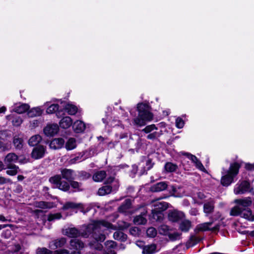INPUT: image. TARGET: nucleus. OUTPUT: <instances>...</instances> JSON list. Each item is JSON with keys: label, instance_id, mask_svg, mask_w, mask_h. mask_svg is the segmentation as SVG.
<instances>
[{"label": "nucleus", "instance_id": "3", "mask_svg": "<svg viewBox=\"0 0 254 254\" xmlns=\"http://www.w3.org/2000/svg\"><path fill=\"white\" fill-rule=\"evenodd\" d=\"M138 116L133 120L135 125L141 127L144 126L147 122L151 121L153 115L150 112V108L148 103H139L137 105Z\"/></svg>", "mask_w": 254, "mask_h": 254}, {"label": "nucleus", "instance_id": "25", "mask_svg": "<svg viewBox=\"0 0 254 254\" xmlns=\"http://www.w3.org/2000/svg\"><path fill=\"white\" fill-rule=\"evenodd\" d=\"M214 201L212 200L205 202L203 205V211L206 214H208L212 213L214 210Z\"/></svg>", "mask_w": 254, "mask_h": 254}, {"label": "nucleus", "instance_id": "21", "mask_svg": "<svg viewBox=\"0 0 254 254\" xmlns=\"http://www.w3.org/2000/svg\"><path fill=\"white\" fill-rule=\"evenodd\" d=\"M159 250H157V246L155 244H151L145 246L142 250V254H154Z\"/></svg>", "mask_w": 254, "mask_h": 254}, {"label": "nucleus", "instance_id": "23", "mask_svg": "<svg viewBox=\"0 0 254 254\" xmlns=\"http://www.w3.org/2000/svg\"><path fill=\"white\" fill-rule=\"evenodd\" d=\"M167 187V184L165 182H162L153 185L150 189L152 191L158 192L165 190Z\"/></svg>", "mask_w": 254, "mask_h": 254}, {"label": "nucleus", "instance_id": "16", "mask_svg": "<svg viewBox=\"0 0 254 254\" xmlns=\"http://www.w3.org/2000/svg\"><path fill=\"white\" fill-rule=\"evenodd\" d=\"M64 143V140L62 138H55L50 143V148L53 149L61 148Z\"/></svg>", "mask_w": 254, "mask_h": 254}, {"label": "nucleus", "instance_id": "60", "mask_svg": "<svg viewBox=\"0 0 254 254\" xmlns=\"http://www.w3.org/2000/svg\"><path fill=\"white\" fill-rule=\"evenodd\" d=\"M136 245L140 248H142V249H143V247L145 246L144 243L141 241H136Z\"/></svg>", "mask_w": 254, "mask_h": 254}, {"label": "nucleus", "instance_id": "53", "mask_svg": "<svg viewBox=\"0 0 254 254\" xmlns=\"http://www.w3.org/2000/svg\"><path fill=\"white\" fill-rule=\"evenodd\" d=\"M160 135V133L154 131L152 133H149L147 136V138L149 139H154Z\"/></svg>", "mask_w": 254, "mask_h": 254}, {"label": "nucleus", "instance_id": "32", "mask_svg": "<svg viewBox=\"0 0 254 254\" xmlns=\"http://www.w3.org/2000/svg\"><path fill=\"white\" fill-rule=\"evenodd\" d=\"M106 175L104 171H98L94 174L93 179L95 182H101L105 178Z\"/></svg>", "mask_w": 254, "mask_h": 254}, {"label": "nucleus", "instance_id": "48", "mask_svg": "<svg viewBox=\"0 0 254 254\" xmlns=\"http://www.w3.org/2000/svg\"><path fill=\"white\" fill-rule=\"evenodd\" d=\"M156 129H157V127L155 125H151L146 126L144 129H143L142 131H144L146 133H148Z\"/></svg>", "mask_w": 254, "mask_h": 254}, {"label": "nucleus", "instance_id": "46", "mask_svg": "<svg viewBox=\"0 0 254 254\" xmlns=\"http://www.w3.org/2000/svg\"><path fill=\"white\" fill-rule=\"evenodd\" d=\"M181 234L178 232H174L173 233H169L168 236L171 241H174L179 239L180 237Z\"/></svg>", "mask_w": 254, "mask_h": 254}, {"label": "nucleus", "instance_id": "6", "mask_svg": "<svg viewBox=\"0 0 254 254\" xmlns=\"http://www.w3.org/2000/svg\"><path fill=\"white\" fill-rule=\"evenodd\" d=\"M61 178L59 175H56L53 177H51L49 179V181L51 183L56 185V187L59 189L66 191L69 188V185L68 183L65 181H61Z\"/></svg>", "mask_w": 254, "mask_h": 254}, {"label": "nucleus", "instance_id": "30", "mask_svg": "<svg viewBox=\"0 0 254 254\" xmlns=\"http://www.w3.org/2000/svg\"><path fill=\"white\" fill-rule=\"evenodd\" d=\"M7 168V171L6 173L9 176H15L16 175L19 169L17 166L14 165H6Z\"/></svg>", "mask_w": 254, "mask_h": 254}, {"label": "nucleus", "instance_id": "9", "mask_svg": "<svg viewBox=\"0 0 254 254\" xmlns=\"http://www.w3.org/2000/svg\"><path fill=\"white\" fill-rule=\"evenodd\" d=\"M70 208H79L81 212H83V213H85L90 210L89 207H87L86 208V210H85V206L82 204L76 203L73 202H67L64 205L62 208L63 210H66Z\"/></svg>", "mask_w": 254, "mask_h": 254}, {"label": "nucleus", "instance_id": "39", "mask_svg": "<svg viewBox=\"0 0 254 254\" xmlns=\"http://www.w3.org/2000/svg\"><path fill=\"white\" fill-rule=\"evenodd\" d=\"M159 233L163 235H168L169 233V228L166 225H162L158 228Z\"/></svg>", "mask_w": 254, "mask_h": 254}, {"label": "nucleus", "instance_id": "8", "mask_svg": "<svg viewBox=\"0 0 254 254\" xmlns=\"http://www.w3.org/2000/svg\"><path fill=\"white\" fill-rule=\"evenodd\" d=\"M212 222H205L197 225L195 229V231L197 232H204L206 231H215L218 230L219 226L217 225L215 227L211 228Z\"/></svg>", "mask_w": 254, "mask_h": 254}, {"label": "nucleus", "instance_id": "63", "mask_svg": "<svg viewBox=\"0 0 254 254\" xmlns=\"http://www.w3.org/2000/svg\"><path fill=\"white\" fill-rule=\"evenodd\" d=\"M190 214L192 215H196L198 214V210L195 208H192L190 210Z\"/></svg>", "mask_w": 254, "mask_h": 254}, {"label": "nucleus", "instance_id": "54", "mask_svg": "<svg viewBox=\"0 0 254 254\" xmlns=\"http://www.w3.org/2000/svg\"><path fill=\"white\" fill-rule=\"evenodd\" d=\"M196 167L199 169L200 170L202 171H203L204 172L205 171V169L204 167V166H203V165L202 164V163L200 162V161H199L198 160L194 163Z\"/></svg>", "mask_w": 254, "mask_h": 254}, {"label": "nucleus", "instance_id": "37", "mask_svg": "<svg viewBox=\"0 0 254 254\" xmlns=\"http://www.w3.org/2000/svg\"><path fill=\"white\" fill-rule=\"evenodd\" d=\"M131 202L130 200H126L125 203L119 208V211L121 212L127 213L128 209L130 208Z\"/></svg>", "mask_w": 254, "mask_h": 254}, {"label": "nucleus", "instance_id": "41", "mask_svg": "<svg viewBox=\"0 0 254 254\" xmlns=\"http://www.w3.org/2000/svg\"><path fill=\"white\" fill-rule=\"evenodd\" d=\"M157 233V231L154 227H150L146 230L147 236L150 238L155 237Z\"/></svg>", "mask_w": 254, "mask_h": 254}, {"label": "nucleus", "instance_id": "4", "mask_svg": "<svg viewBox=\"0 0 254 254\" xmlns=\"http://www.w3.org/2000/svg\"><path fill=\"white\" fill-rule=\"evenodd\" d=\"M241 166V164L239 162L232 163L228 170H224L222 172L221 183L223 186H228L233 182L234 178L239 173Z\"/></svg>", "mask_w": 254, "mask_h": 254}, {"label": "nucleus", "instance_id": "17", "mask_svg": "<svg viewBox=\"0 0 254 254\" xmlns=\"http://www.w3.org/2000/svg\"><path fill=\"white\" fill-rule=\"evenodd\" d=\"M115 186L116 187L113 189V187L110 186H105L101 188L98 190V193L99 195H105L106 194L110 193L113 190H115L119 187L118 183H115Z\"/></svg>", "mask_w": 254, "mask_h": 254}, {"label": "nucleus", "instance_id": "56", "mask_svg": "<svg viewBox=\"0 0 254 254\" xmlns=\"http://www.w3.org/2000/svg\"><path fill=\"white\" fill-rule=\"evenodd\" d=\"M39 122L37 120H33L30 122V127L32 128H35L38 126Z\"/></svg>", "mask_w": 254, "mask_h": 254}, {"label": "nucleus", "instance_id": "43", "mask_svg": "<svg viewBox=\"0 0 254 254\" xmlns=\"http://www.w3.org/2000/svg\"><path fill=\"white\" fill-rule=\"evenodd\" d=\"M152 217L156 221H160L163 219V215L160 212L152 210Z\"/></svg>", "mask_w": 254, "mask_h": 254}, {"label": "nucleus", "instance_id": "62", "mask_svg": "<svg viewBox=\"0 0 254 254\" xmlns=\"http://www.w3.org/2000/svg\"><path fill=\"white\" fill-rule=\"evenodd\" d=\"M197 197L200 199H203L204 198L206 197V196L204 194V193L202 192H198L197 193Z\"/></svg>", "mask_w": 254, "mask_h": 254}, {"label": "nucleus", "instance_id": "14", "mask_svg": "<svg viewBox=\"0 0 254 254\" xmlns=\"http://www.w3.org/2000/svg\"><path fill=\"white\" fill-rule=\"evenodd\" d=\"M152 205L154 208L152 210H154L161 212L167 209L169 207V204L164 201H160L159 200H155L153 202Z\"/></svg>", "mask_w": 254, "mask_h": 254}, {"label": "nucleus", "instance_id": "55", "mask_svg": "<svg viewBox=\"0 0 254 254\" xmlns=\"http://www.w3.org/2000/svg\"><path fill=\"white\" fill-rule=\"evenodd\" d=\"M185 155H186L187 158L190 160L194 164L198 160L196 157L193 155L188 153H185Z\"/></svg>", "mask_w": 254, "mask_h": 254}, {"label": "nucleus", "instance_id": "29", "mask_svg": "<svg viewBox=\"0 0 254 254\" xmlns=\"http://www.w3.org/2000/svg\"><path fill=\"white\" fill-rule=\"evenodd\" d=\"M64 109L68 114L70 115H74L78 111V108L74 105L67 104L64 107Z\"/></svg>", "mask_w": 254, "mask_h": 254}, {"label": "nucleus", "instance_id": "10", "mask_svg": "<svg viewBox=\"0 0 254 254\" xmlns=\"http://www.w3.org/2000/svg\"><path fill=\"white\" fill-rule=\"evenodd\" d=\"M46 151V148L43 145H38L33 148L31 157L34 159H39L44 157Z\"/></svg>", "mask_w": 254, "mask_h": 254}, {"label": "nucleus", "instance_id": "44", "mask_svg": "<svg viewBox=\"0 0 254 254\" xmlns=\"http://www.w3.org/2000/svg\"><path fill=\"white\" fill-rule=\"evenodd\" d=\"M176 127L178 128H182L185 125V122L180 117H178L175 121Z\"/></svg>", "mask_w": 254, "mask_h": 254}, {"label": "nucleus", "instance_id": "7", "mask_svg": "<svg viewBox=\"0 0 254 254\" xmlns=\"http://www.w3.org/2000/svg\"><path fill=\"white\" fill-rule=\"evenodd\" d=\"M251 190L249 182L244 181L236 185L234 192L236 194H243Z\"/></svg>", "mask_w": 254, "mask_h": 254}, {"label": "nucleus", "instance_id": "15", "mask_svg": "<svg viewBox=\"0 0 254 254\" xmlns=\"http://www.w3.org/2000/svg\"><path fill=\"white\" fill-rule=\"evenodd\" d=\"M18 159V156L14 153L7 154L4 159V163L6 165H14L13 163H16Z\"/></svg>", "mask_w": 254, "mask_h": 254}, {"label": "nucleus", "instance_id": "59", "mask_svg": "<svg viewBox=\"0 0 254 254\" xmlns=\"http://www.w3.org/2000/svg\"><path fill=\"white\" fill-rule=\"evenodd\" d=\"M18 162L20 163V164H25L26 163H27L28 162V159H27L25 157H20V158L19 159L18 158Z\"/></svg>", "mask_w": 254, "mask_h": 254}, {"label": "nucleus", "instance_id": "5", "mask_svg": "<svg viewBox=\"0 0 254 254\" xmlns=\"http://www.w3.org/2000/svg\"><path fill=\"white\" fill-rule=\"evenodd\" d=\"M70 246L71 249H75L77 251L69 253L66 249H60L54 251V254H81L79 250L84 247V244L79 240L75 239L70 241Z\"/></svg>", "mask_w": 254, "mask_h": 254}, {"label": "nucleus", "instance_id": "61", "mask_svg": "<svg viewBox=\"0 0 254 254\" xmlns=\"http://www.w3.org/2000/svg\"><path fill=\"white\" fill-rule=\"evenodd\" d=\"M70 185L74 189H78L79 187V184L77 182H72Z\"/></svg>", "mask_w": 254, "mask_h": 254}, {"label": "nucleus", "instance_id": "28", "mask_svg": "<svg viewBox=\"0 0 254 254\" xmlns=\"http://www.w3.org/2000/svg\"><path fill=\"white\" fill-rule=\"evenodd\" d=\"M42 139V137L39 134H36L31 136L29 140L28 144L30 146H34L39 143Z\"/></svg>", "mask_w": 254, "mask_h": 254}, {"label": "nucleus", "instance_id": "52", "mask_svg": "<svg viewBox=\"0 0 254 254\" xmlns=\"http://www.w3.org/2000/svg\"><path fill=\"white\" fill-rule=\"evenodd\" d=\"M129 226V224L125 221H121L118 223V228L120 229H125L127 228Z\"/></svg>", "mask_w": 254, "mask_h": 254}, {"label": "nucleus", "instance_id": "51", "mask_svg": "<svg viewBox=\"0 0 254 254\" xmlns=\"http://www.w3.org/2000/svg\"><path fill=\"white\" fill-rule=\"evenodd\" d=\"M245 167L246 169L249 171L250 173H252L253 174L254 173V163L251 164V163H245Z\"/></svg>", "mask_w": 254, "mask_h": 254}, {"label": "nucleus", "instance_id": "47", "mask_svg": "<svg viewBox=\"0 0 254 254\" xmlns=\"http://www.w3.org/2000/svg\"><path fill=\"white\" fill-rule=\"evenodd\" d=\"M61 218H62V215L60 213L51 214L48 216V220L49 221H51L56 219H59Z\"/></svg>", "mask_w": 254, "mask_h": 254}, {"label": "nucleus", "instance_id": "2", "mask_svg": "<svg viewBox=\"0 0 254 254\" xmlns=\"http://www.w3.org/2000/svg\"><path fill=\"white\" fill-rule=\"evenodd\" d=\"M236 205L233 207L230 212L231 216H240L248 221H254V215L249 208L252 204L251 197H247L243 199H237L234 200Z\"/></svg>", "mask_w": 254, "mask_h": 254}, {"label": "nucleus", "instance_id": "40", "mask_svg": "<svg viewBox=\"0 0 254 254\" xmlns=\"http://www.w3.org/2000/svg\"><path fill=\"white\" fill-rule=\"evenodd\" d=\"M54 254V252L46 248H39L36 250V254Z\"/></svg>", "mask_w": 254, "mask_h": 254}, {"label": "nucleus", "instance_id": "57", "mask_svg": "<svg viewBox=\"0 0 254 254\" xmlns=\"http://www.w3.org/2000/svg\"><path fill=\"white\" fill-rule=\"evenodd\" d=\"M10 182V179H6L3 177L0 176V185L4 184Z\"/></svg>", "mask_w": 254, "mask_h": 254}, {"label": "nucleus", "instance_id": "12", "mask_svg": "<svg viewBox=\"0 0 254 254\" xmlns=\"http://www.w3.org/2000/svg\"><path fill=\"white\" fill-rule=\"evenodd\" d=\"M184 217L185 214L183 212L176 210L170 211L168 214L169 220L173 222H177L182 220Z\"/></svg>", "mask_w": 254, "mask_h": 254}, {"label": "nucleus", "instance_id": "33", "mask_svg": "<svg viewBox=\"0 0 254 254\" xmlns=\"http://www.w3.org/2000/svg\"><path fill=\"white\" fill-rule=\"evenodd\" d=\"M191 227V223L188 220L182 221L180 224V229L184 232H187Z\"/></svg>", "mask_w": 254, "mask_h": 254}, {"label": "nucleus", "instance_id": "26", "mask_svg": "<svg viewBox=\"0 0 254 254\" xmlns=\"http://www.w3.org/2000/svg\"><path fill=\"white\" fill-rule=\"evenodd\" d=\"M146 213V211L142 213V214L136 216L133 219V222L136 225H144L146 223L147 219L144 216Z\"/></svg>", "mask_w": 254, "mask_h": 254}, {"label": "nucleus", "instance_id": "18", "mask_svg": "<svg viewBox=\"0 0 254 254\" xmlns=\"http://www.w3.org/2000/svg\"><path fill=\"white\" fill-rule=\"evenodd\" d=\"M30 106L25 103H19L14 105L12 110L18 114H23L29 110Z\"/></svg>", "mask_w": 254, "mask_h": 254}, {"label": "nucleus", "instance_id": "64", "mask_svg": "<svg viewBox=\"0 0 254 254\" xmlns=\"http://www.w3.org/2000/svg\"><path fill=\"white\" fill-rule=\"evenodd\" d=\"M6 110V108L4 106H2L1 108H0V113H4L5 112Z\"/></svg>", "mask_w": 254, "mask_h": 254}, {"label": "nucleus", "instance_id": "1", "mask_svg": "<svg viewBox=\"0 0 254 254\" xmlns=\"http://www.w3.org/2000/svg\"><path fill=\"white\" fill-rule=\"evenodd\" d=\"M116 227L110 223L104 220L93 221L88 225L82 227L83 232L80 233L75 228H67L63 230V234L68 237L75 238L80 235L83 237H88L92 233L93 237L96 241L91 245L96 250H101L103 247L100 243L105 239V232L108 229L115 230Z\"/></svg>", "mask_w": 254, "mask_h": 254}, {"label": "nucleus", "instance_id": "34", "mask_svg": "<svg viewBox=\"0 0 254 254\" xmlns=\"http://www.w3.org/2000/svg\"><path fill=\"white\" fill-rule=\"evenodd\" d=\"M61 172L63 178L68 181H70L73 179L72 170L65 169H63Z\"/></svg>", "mask_w": 254, "mask_h": 254}, {"label": "nucleus", "instance_id": "27", "mask_svg": "<svg viewBox=\"0 0 254 254\" xmlns=\"http://www.w3.org/2000/svg\"><path fill=\"white\" fill-rule=\"evenodd\" d=\"M35 206L42 209H50L55 207V205L53 202L39 201L36 202Z\"/></svg>", "mask_w": 254, "mask_h": 254}, {"label": "nucleus", "instance_id": "49", "mask_svg": "<svg viewBox=\"0 0 254 254\" xmlns=\"http://www.w3.org/2000/svg\"><path fill=\"white\" fill-rule=\"evenodd\" d=\"M130 233L133 236H139L140 233V230L137 227H133L130 229Z\"/></svg>", "mask_w": 254, "mask_h": 254}, {"label": "nucleus", "instance_id": "35", "mask_svg": "<svg viewBox=\"0 0 254 254\" xmlns=\"http://www.w3.org/2000/svg\"><path fill=\"white\" fill-rule=\"evenodd\" d=\"M113 237L115 240L124 242L127 239V236L121 231H116L114 233Z\"/></svg>", "mask_w": 254, "mask_h": 254}, {"label": "nucleus", "instance_id": "58", "mask_svg": "<svg viewBox=\"0 0 254 254\" xmlns=\"http://www.w3.org/2000/svg\"><path fill=\"white\" fill-rule=\"evenodd\" d=\"M7 136H8L7 131H0V138L4 139Z\"/></svg>", "mask_w": 254, "mask_h": 254}, {"label": "nucleus", "instance_id": "50", "mask_svg": "<svg viewBox=\"0 0 254 254\" xmlns=\"http://www.w3.org/2000/svg\"><path fill=\"white\" fill-rule=\"evenodd\" d=\"M82 155H79L73 158H71L69 161V163L70 164H75L77 162H79L82 160Z\"/></svg>", "mask_w": 254, "mask_h": 254}, {"label": "nucleus", "instance_id": "24", "mask_svg": "<svg viewBox=\"0 0 254 254\" xmlns=\"http://www.w3.org/2000/svg\"><path fill=\"white\" fill-rule=\"evenodd\" d=\"M106 248L108 249L104 253V254H116L114 250H110L109 249H113L116 247V243L113 241H107L105 243Z\"/></svg>", "mask_w": 254, "mask_h": 254}, {"label": "nucleus", "instance_id": "20", "mask_svg": "<svg viewBox=\"0 0 254 254\" xmlns=\"http://www.w3.org/2000/svg\"><path fill=\"white\" fill-rule=\"evenodd\" d=\"M72 128L76 133L82 132L85 129V124L82 121L77 120L73 124Z\"/></svg>", "mask_w": 254, "mask_h": 254}, {"label": "nucleus", "instance_id": "45", "mask_svg": "<svg viewBox=\"0 0 254 254\" xmlns=\"http://www.w3.org/2000/svg\"><path fill=\"white\" fill-rule=\"evenodd\" d=\"M23 120L19 116L14 117L12 121V125L16 127L20 126Z\"/></svg>", "mask_w": 254, "mask_h": 254}, {"label": "nucleus", "instance_id": "13", "mask_svg": "<svg viewBox=\"0 0 254 254\" xmlns=\"http://www.w3.org/2000/svg\"><path fill=\"white\" fill-rule=\"evenodd\" d=\"M66 243V240L65 238H61L50 242L49 247L51 249L55 250L64 247Z\"/></svg>", "mask_w": 254, "mask_h": 254}, {"label": "nucleus", "instance_id": "38", "mask_svg": "<svg viewBox=\"0 0 254 254\" xmlns=\"http://www.w3.org/2000/svg\"><path fill=\"white\" fill-rule=\"evenodd\" d=\"M178 167L176 164L170 162L167 163L165 165V169L168 172H172L175 171Z\"/></svg>", "mask_w": 254, "mask_h": 254}, {"label": "nucleus", "instance_id": "42", "mask_svg": "<svg viewBox=\"0 0 254 254\" xmlns=\"http://www.w3.org/2000/svg\"><path fill=\"white\" fill-rule=\"evenodd\" d=\"M59 107L58 104H52L47 109L46 112L47 114H53L59 109Z\"/></svg>", "mask_w": 254, "mask_h": 254}, {"label": "nucleus", "instance_id": "36", "mask_svg": "<svg viewBox=\"0 0 254 254\" xmlns=\"http://www.w3.org/2000/svg\"><path fill=\"white\" fill-rule=\"evenodd\" d=\"M13 143L16 148L21 149L23 146V140L22 138L15 135L13 137Z\"/></svg>", "mask_w": 254, "mask_h": 254}, {"label": "nucleus", "instance_id": "19", "mask_svg": "<svg viewBox=\"0 0 254 254\" xmlns=\"http://www.w3.org/2000/svg\"><path fill=\"white\" fill-rule=\"evenodd\" d=\"M43 111L44 109H42L41 107H33L28 111L27 115L28 117L30 118L38 117L42 115Z\"/></svg>", "mask_w": 254, "mask_h": 254}, {"label": "nucleus", "instance_id": "31", "mask_svg": "<svg viewBox=\"0 0 254 254\" xmlns=\"http://www.w3.org/2000/svg\"><path fill=\"white\" fill-rule=\"evenodd\" d=\"M76 141L75 138H69L65 143V147L67 150H71L76 148Z\"/></svg>", "mask_w": 254, "mask_h": 254}, {"label": "nucleus", "instance_id": "11", "mask_svg": "<svg viewBox=\"0 0 254 254\" xmlns=\"http://www.w3.org/2000/svg\"><path fill=\"white\" fill-rule=\"evenodd\" d=\"M59 130V126L56 124H48L44 129V132L47 136H52L56 134Z\"/></svg>", "mask_w": 254, "mask_h": 254}, {"label": "nucleus", "instance_id": "22", "mask_svg": "<svg viewBox=\"0 0 254 254\" xmlns=\"http://www.w3.org/2000/svg\"><path fill=\"white\" fill-rule=\"evenodd\" d=\"M72 124V120L69 117H65L61 119L59 124L60 126L63 128H68Z\"/></svg>", "mask_w": 254, "mask_h": 254}]
</instances>
